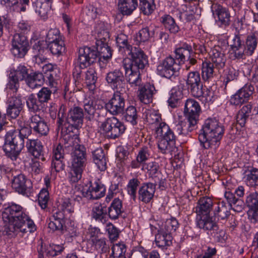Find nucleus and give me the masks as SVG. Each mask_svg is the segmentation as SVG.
Returning a JSON list of instances; mask_svg holds the SVG:
<instances>
[{
  "instance_id": "4c0bfd02",
  "label": "nucleus",
  "mask_w": 258,
  "mask_h": 258,
  "mask_svg": "<svg viewBox=\"0 0 258 258\" xmlns=\"http://www.w3.org/2000/svg\"><path fill=\"white\" fill-rule=\"evenodd\" d=\"M183 88L180 86H176L171 89L170 97L168 100L169 105L172 108L177 106L178 102L183 98Z\"/></svg>"
},
{
  "instance_id": "e433bc0d",
  "label": "nucleus",
  "mask_w": 258,
  "mask_h": 258,
  "mask_svg": "<svg viewBox=\"0 0 258 258\" xmlns=\"http://www.w3.org/2000/svg\"><path fill=\"white\" fill-rule=\"evenodd\" d=\"M201 71L202 79L205 82L210 81L216 75L214 69V64L210 61L203 62Z\"/></svg>"
},
{
  "instance_id": "20e7f679",
  "label": "nucleus",
  "mask_w": 258,
  "mask_h": 258,
  "mask_svg": "<svg viewBox=\"0 0 258 258\" xmlns=\"http://www.w3.org/2000/svg\"><path fill=\"white\" fill-rule=\"evenodd\" d=\"M155 134L158 139V147L163 154L174 152L176 149V137L169 126L165 122H161L155 127Z\"/></svg>"
},
{
  "instance_id": "ddd939ff",
  "label": "nucleus",
  "mask_w": 258,
  "mask_h": 258,
  "mask_svg": "<svg viewBox=\"0 0 258 258\" xmlns=\"http://www.w3.org/2000/svg\"><path fill=\"white\" fill-rule=\"evenodd\" d=\"M186 84L188 89L194 97L199 98L203 94V84L200 73L198 72L193 71L188 74Z\"/></svg>"
},
{
  "instance_id": "3c124183",
  "label": "nucleus",
  "mask_w": 258,
  "mask_h": 258,
  "mask_svg": "<svg viewBox=\"0 0 258 258\" xmlns=\"http://www.w3.org/2000/svg\"><path fill=\"white\" fill-rule=\"evenodd\" d=\"M196 9V8L194 5H182L180 17L185 18L187 22H190L195 19Z\"/></svg>"
},
{
  "instance_id": "dca6fc26",
  "label": "nucleus",
  "mask_w": 258,
  "mask_h": 258,
  "mask_svg": "<svg viewBox=\"0 0 258 258\" xmlns=\"http://www.w3.org/2000/svg\"><path fill=\"white\" fill-rule=\"evenodd\" d=\"M29 125L34 133L38 137L46 136L48 134L49 128L45 119L39 114L32 115L29 119Z\"/></svg>"
},
{
  "instance_id": "69168bd1",
  "label": "nucleus",
  "mask_w": 258,
  "mask_h": 258,
  "mask_svg": "<svg viewBox=\"0 0 258 258\" xmlns=\"http://www.w3.org/2000/svg\"><path fill=\"white\" fill-rule=\"evenodd\" d=\"M29 75L27 67L24 65L20 64L15 70L14 75L13 76L19 81L25 80L26 81Z\"/></svg>"
},
{
  "instance_id": "aec40b11",
  "label": "nucleus",
  "mask_w": 258,
  "mask_h": 258,
  "mask_svg": "<svg viewBox=\"0 0 258 258\" xmlns=\"http://www.w3.org/2000/svg\"><path fill=\"white\" fill-rule=\"evenodd\" d=\"M130 61L128 59L122 61L126 80L132 87L140 86L142 82L140 71L130 68Z\"/></svg>"
},
{
  "instance_id": "bf43d9fd",
  "label": "nucleus",
  "mask_w": 258,
  "mask_h": 258,
  "mask_svg": "<svg viewBox=\"0 0 258 258\" xmlns=\"http://www.w3.org/2000/svg\"><path fill=\"white\" fill-rule=\"evenodd\" d=\"M187 122L181 121L178 123V127L181 128V134L186 136L189 132L193 131L197 123L198 120L187 118Z\"/></svg>"
},
{
  "instance_id": "473e14b6",
  "label": "nucleus",
  "mask_w": 258,
  "mask_h": 258,
  "mask_svg": "<svg viewBox=\"0 0 258 258\" xmlns=\"http://www.w3.org/2000/svg\"><path fill=\"white\" fill-rule=\"evenodd\" d=\"M92 157L94 163L100 171H105L107 168V160L103 149L97 148L92 151Z\"/></svg>"
},
{
  "instance_id": "7ed1b4c3",
  "label": "nucleus",
  "mask_w": 258,
  "mask_h": 258,
  "mask_svg": "<svg viewBox=\"0 0 258 258\" xmlns=\"http://www.w3.org/2000/svg\"><path fill=\"white\" fill-rule=\"evenodd\" d=\"M97 50L89 47L80 48L78 61L81 69H84L94 63L98 57L108 59L112 56V50L107 41L96 42Z\"/></svg>"
},
{
  "instance_id": "5701e85b",
  "label": "nucleus",
  "mask_w": 258,
  "mask_h": 258,
  "mask_svg": "<svg viewBox=\"0 0 258 258\" xmlns=\"http://www.w3.org/2000/svg\"><path fill=\"white\" fill-rule=\"evenodd\" d=\"M92 35L96 39V42L107 41L110 37L109 25L104 22H97L92 31Z\"/></svg>"
},
{
  "instance_id": "09e8293b",
  "label": "nucleus",
  "mask_w": 258,
  "mask_h": 258,
  "mask_svg": "<svg viewBox=\"0 0 258 258\" xmlns=\"http://www.w3.org/2000/svg\"><path fill=\"white\" fill-rule=\"evenodd\" d=\"M106 207L103 206L101 204L95 205L92 209V217L96 221L104 222L106 218Z\"/></svg>"
},
{
  "instance_id": "9b49d317",
  "label": "nucleus",
  "mask_w": 258,
  "mask_h": 258,
  "mask_svg": "<svg viewBox=\"0 0 258 258\" xmlns=\"http://www.w3.org/2000/svg\"><path fill=\"white\" fill-rule=\"evenodd\" d=\"M12 187L18 193L24 196H28L31 192L32 183L26 176L20 173L15 175L12 180Z\"/></svg>"
},
{
  "instance_id": "cd10ccee",
  "label": "nucleus",
  "mask_w": 258,
  "mask_h": 258,
  "mask_svg": "<svg viewBox=\"0 0 258 258\" xmlns=\"http://www.w3.org/2000/svg\"><path fill=\"white\" fill-rule=\"evenodd\" d=\"M210 55L212 63L215 64L217 69L219 70L225 66L226 57L221 47L214 46L211 49Z\"/></svg>"
},
{
  "instance_id": "6e6d98bb",
  "label": "nucleus",
  "mask_w": 258,
  "mask_h": 258,
  "mask_svg": "<svg viewBox=\"0 0 258 258\" xmlns=\"http://www.w3.org/2000/svg\"><path fill=\"white\" fill-rule=\"evenodd\" d=\"M35 7V12L43 19L47 17L48 12L49 10V6L48 3H43L41 0H37L34 4Z\"/></svg>"
},
{
  "instance_id": "052dcab7",
  "label": "nucleus",
  "mask_w": 258,
  "mask_h": 258,
  "mask_svg": "<svg viewBox=\"0 0 258 258\" xmlns=\"http://www.w3.org/2000/svg\"><path fill=\"white\" fill-rule=\"evenodd\" d=\"M179 224L177 220L174 218L167 219L164 224L161 228V230L166 233H169L170 235L174 232L178 228Z\"/></svg>"
},
{
  "instance_id": "774afa93",
  "label": "nucleus",
  "mask_w": 258,
  "mask_h": 258,
  "mask_svg": "<svg viewBox=\"0 0 258 258\" xmlns=\"http://www.w3.org/2000/svg\"><path fill=\"white\" fill-rule=\"evenodd\" d=\"M246 204L249 210L258 209V192L250 193L246 199Z\"/></svg>"
},
{
  "instance_id": "c03bdc74",
  "label": "nucleus",
  "mask_w": 258,
  "mask_h": 258,
  "mask_svg": "<svg viewBox=\"0 0 258 258\" xmlns=\"http://www.w3.org/2000/svg\"><path fill=\"white\" fill-rule=\"evenodd\" d=\"M44 81V76L42 73H30L26 80L27 85L32 89H35L42 86Z\"/></svg>"
},
{
  "instance_id": "37998d69",
  "label": "nucleus",
  "mask_w": 258,
  "mask_h": 258,
  "mask_svg": "<svg viewBox=\"0 0 258 258\" xmlns=\"http://www.w3.org/2000/svg\"><path fill=\"white\" fill-rule=\"evenodd\" d=\"M160 22L164 25L165 28L171 33L176 34L180 30V28L174 18L169 15H164L161 17Z\"/></svg>"
},
{
  "instance_id": "2eb2a0df",
  "label": "nucleus",
  "mask_w": 258,
  "mask_h": 258,
  "mask_svg": "<svg viewBox=\"0 0 258 258\" xmlns=\"http://www.w3.org/2000/svg\"><path fill=\"white\" fill-rule=\"evenodd\" d=\"M254 91V88L252 85L246 84L231 97L230 99V104L235 106L242 105L248 101Z\"/></svg>"
},
{
  "instance_id": "9d476101",
  "label": "nucleus",
  "mask_w": 258,
  "mask_h": 258,
  "mask_svg": "<svg viewBox=\"0 0 258 258\" xmlns=\"http://www.w3.org/2000/svg\"><path fill=\"white\" fill-rule=\"evenodd\" d=\"M131 56V58H125L122 61L128 59L130 61V68L134 70H143L148 64L147 56L139 47H134V49L127 54Z\"/></svg>"
},
{
  "instance_id": "39448f33",
  "label": "nucleus",
  "mask_w": 258,
  "mask_h": 258,
  "mask_svg": "<svg viewBox=\"0 0 258 258\" xmlns=\"http://www.w3.org/2000/svg\"><path fill=\"white\" fill-rule=\"evenodd\" d=\"M24 140L17 131L9 132L6 135L3 149L6 155L12 160H16L24 147Z\"/></svg>"
},
{
  "instance_id": "4d7b16f0",
  "label": "nucleus",
  "mask_w": 258,
  "mask_h": 258,
  "mask_svg": "<svg viewBox=\"0 0 258 258\" xmlns=\"http://www.w3.org/2000/svg\"><path fill=\"white\" fill-rule=\"evenodd\" d=\"M29 4V0H13L10 7L13 11L21 13L26 12Z\"/></svg>"
},
{
  "instance_id": "0e129e2a",
  "label": "nucleus",
  "mask_w": 258,
  "mask_h": 258,
  "mask_svg": "<svg viewBox=\"0 0 258 258\" xmlns=\"http://www.w3.org/2000/svg\"><path fill=\"white\" fill-rule=\"evenodd\" d=\"M154 34V30L150 31V28L146 27L139 31L138 33L136 34V39L139 42H145L148 40L150 37L153 36Z\"/></svg>"
},
{
  "instance_id": "7c9ffc66",
  "label": "nucleus",
  "mask_w": 258,
  "mask_h": 258,
  "mask_svg": "<svg viewBox=\"0 0 258 258\" xmlns=\"http://www.w3.org/2000/svg\"><path fill=\"white\" fill-rule=\"evenodd\" d=\"M231 54H233L234 59L243 58L246 54V47L242 43L240 36L235 35L230 45Z\"/></svg>"
},
{
  "instance_id": "a18cd8bd",
  "label": "nucleus",
  "mask_w": 258,
  "mask_h": 258,
  "mask_svg": "<svg viewBox=\"0 0 258 258\" xmlns=\"http://www.w3.org/2000/svg\"><path fill=\"white\" fill-rule=\"evenodd\" d=\"M197 225L198 227L205 231L217 230L218 226L215 222L212 220V218L209 215L201 217L198 220Z\"/></svg>"
},
{
  "instance_id": "13d9d810",
  "label": "nucleus",
  "mask_w": 258,
  "mask_h": 258,
  "mask_svg": "<svg viewBox=\"0 0 258 258\" xmlns=\"http://www.w3.org/2000/svg\"><path fill=\"white\" fill-rule=\"evenodd\" d=\"M111 251L110 258H121V256L125 257V253L126 251V247L123 243H116L113 245Z\"/></svg>"
},
{
  "instance_id": "f8f14e48",
  "label": "nucleus",
  "mask_w": 258,
  "mask_h": 258,
  "mask_svg": "<svg viewBox=\"0 0 258 258\" xmlns=\"http://www.w3.org/2000/svg\"><path fill=\"white\" fill-rule=\"evenodd\" d=\"M107 83L115 91L125 92L126 83L123 73L119 69L108 73L106 76Z\"/></svg>"
},
{
  "instance_id": "4468645a",
  "label": "nucleus",
  "mask_w": 258,
  "mask_h": 258,
  "mask_svg": "<svg viewBox=\"0 0 258 258\" xmlns=\"http://www.w3.org/2000/svg\"><path fill=\"white\" fill-rule=\"evenodd\" d=\"M88 188L82 191L84 197L90 200H98L104 196L106 188L104 185L99 179L90 182Z\"/></svg>"
},
{
  "instance_id": "6ab92c4d",
  "label": "nucleus",
  "mask_w": 258,
  "mask_h": 258,
  "mask_svg": "<svg viewBox=\"0 0 258 258\" xmlns=\"http://www.w3.org/2000/svg\"><path fill=\"white\" fill-rule=\"evenodd\" d=\"M84 109L86 117L89 120L93 119L98 111L104 108L103 103L100 100L86 99L84 101Z\"/></svg>"
},
{
  "instance_id": "f704fd0d",
  "label": "nucleus",
  "mask_w": 258,
  "mask_h": 258,
  "mask_svg": "<svg viewBox=\"0 0 258 258\" xmlns=\"http://www.w3.org/2000/svg\"><path fill=\"white\" fill-rule=\"evenodd\" d=\"M143 117L149 124H154L155 127H158V125L163 122L159 111L153 109H145L143 113Z\"/></svg>"
},
{
  "instance_id": "a878e982",
  "label": "nucleus",
  "mask_w": 258,
  "mask_h": 258,
  "mask_svg": "<svg viewBox=\"0 0 258 258\" xmlns=\"http://www.w3.org/2000/svg\"><path fill=\"white\" fill-rule=\"evenodd\" d=\"M156 186L151 182L143 183L138 191L139 200L145 203H149L153 198Z\"/></svg>"
},
{
  "instance_id": "79ce46f5",
  "label": "nucleus",
  "mask_w": 258,
  "mask_h": 258,
  "mask_svg": "<svg viewBox=\"0 0 258 258\" xmlns=\"http://www.w3.org/2000/svg\"><path fill=\"white\" fill-rule=\"evenodd\" d=\"M214 214L218 219L224 220L230 216V208L224 202H219L214 208Z\"/></svg>"
},
{
  "instance_id": "6e6552de",
  "label": "nucleus",
  "mask_w": 258,
  "mask_h": 258,
  "mask_svg": "<svg viewBox=\"0 0 258 258\" xmlns=\"http://www.w3.org/2000/svg\"><path fill=\"white\" fill-rule=\"evenodd\" d=\"M179 69V65L171 56L161 60L157 66V73L162 77L171 78Z\"/></svg>"
},
{
  "instance_id": "603ef678",
  "label": "nucleus",
  "mask_w": 258,
  "mask_h": 258,
  "mask_svg": "<svg viewBox=\"0 0 258 258\" xmlns=\"http://www.w3.org/2000/svg\"><path fill=\"white\" fill-rule=\"evenodd\" d=\"M245 182L250 187L258 186V169L252 168L249 170L244 176Z\"/></svg>"
},
{
  "instance_id": "ea45409f",
  "label": "nucleus",
  "mask_w": 258,
  "mask_h": 258,
  "mask_svg": "<svg viewBox=\"0 0 258 258\" xmlns=\"http://www.w3.org/2000/svg\"><path fill=\"white\" fill-rule=\"evenodd\" d=\"M172 237L169 233L160 229V231L155 236V243L160 248L169 246L172 244Z\"/></svg>"
},
{
  "instance_id": "393cba45",
  "label": "nucleus",
  "mask_w": 258,
  "mask_h": 258,
  "mask_svg": "<svg viewBox=\"0 0 258 258\" xmlns=\"http://www.w3.org/2000/svg\"><path fill=\"white\" fill-rule=\"evenodd\" d=\"M84 113L80 107H74L71 108L68 114L69 124L76 128L81 127L83 123Z\"/></svg>"
},
{
  "instance_id": "49530a36",
  "label": "nucleus",
  "mask_w": 258,
  "mask_h": 258,
  "mask_svg": "<svg viewBox=\"0 0 258 258\" xmlns=\"http://www.w3.org/2000/svg\"><path fill=\"white\" fill-rule=\"evenodd\" d=\"M192 52L191 47L187 44H183L182 47H178L175 49L174 53L176 59L179 63H184L187 57H190Z\"/></svg>"
},
{
  "instance_id": "de8ad7c7",
  "label": "nucleus",
  "mask_w": 258,
  "mask_h": 258,
  "mask_svg": "<svg viewBox=\"0 0 258 258\" xmlns=\"http://www.w3.org/2000/svg\"><path fill=\"white\" fill-rule=\"evenodd\" d=\"M26 105L28 110L32 112L39 111L42 108V103L33 94H30L26 100Z\"/></svg>"
},
{
  "instance_id": "e2e57ef3",
  "label": "nucleus",
  "mask_w": 258,
  "mask_h": 258,
  "mask_svg": "<svg viewBox=\"0 0 258 258\" xmlns=\"http://www.w3.org/2000/svg\"><path fill=\"white\" fill-rule=\"evenodd\" d=\"M91 242L97 250L105 252L108 249V246L106 243L107 240L105 238L93 237L92 239H91Z\"/></svg>"
},
{
  "instance_id": "1a4fd4ad",
  "label": "nucleus",
  "mask_w": 258,
  "mask_h": 258,
  "mask_svg": "<svg viewBox=\"0 0 258 258\" xmlns=\"http://www.w3.org/2000/svg\"><path fill=\"white\" fill-rule=\"evenodd\" d=\"M122 91H115L112 97L105 104L107 111L113 115L122 114L124 112L125 100Z\"/></svg>"
},
{
  "instance_id": "2f4dec72",
  "label": "nucleus",
  "mask_w": 258,
  "mask_h": 258,
  "mask_svg": "<svg viewBox=\"0 0 258 258\" xmlns=\"http://www.w3.org/2000/svg\"><path fill=\"white\" fill-rule=\"evenodd\" d=\"M154 86L146 84L138 90V96L139 100L144 104H149L152 102L153 95L156 93Z\"/></svg>"
},
{
  "instance_id": "a19ab883",
  "label": "nucleus",
  "mask_w": 258,
  "mask_h": 258,
  "mask_svg": "<svg viewBox=\"0 0 258 258\" xmlns=\"http://www.w3.org/2000/svg\"><path fill=\"white\" fill-rule=\"evenodd\" d=\"M246 54L251 55L255 50L258 43V32L255 31L250 33L246 39Z\"/></svg>"
},
{
  "instance_id": "423d86ee",
  "label": "nucleus",
  "mask_w": 258,
  "mask_h": 258,
  "mask_svg": "<svg viewBox=\"0 0 258 258\" xmlns=\"http://www.w3.org/2000/svg\"><path fill=\"white\" fill-rule=\"evenodd\" d=\"M100 128L107 137L113 139L120 137L126 129L124 123L114 116L107 118L102 123Z\"/></svg>"
},
{
  "instance_id": "680f3d73",
  "label": "nucleus",
  "mask_w": 258,
  "mask_h": 258,
  "mask_svg": "<svg viewBox=\"0 0 258 258\" xmlns=\"http://www.w3.org/2000/svg\"><path fill=\"white\" fill-rule=\"evenodd\" d=\"M141 11L145 15L151 14L155 8L153 0H139Z\"/></svg>"
},
{
  "instance_id": "bb28decb",
  "label": "nucleus",
  "mask_w": 258,
  "mask_h": 258,
  "mask_svg": "<svg viewBox=\"0 0 258 258\" xmlns=\"http://www.w3.org/2000/svg\"><path fill=\"white\" fill-rule=\"evenodd\" d=\"M23 108L22 100L20 97H12L8 101L7 114L12 118H16Z\"/></svg>"
},
{
  "instance_id": "f257e3e1",
  "label": "nucleus",
  "mask_w": 258,
  "mask_h": 258,
  "mask_svg": "<svg viewBox=\"0 0 258 258\" xmlns=\"http://www.w3.org/2000/svg\"><path fill=\"white\" fill-rule=\"evenodd\" d=\"M22 209L20 205L14 203L9 204L4 208L2 217L7 233H32L36 230L34 222Z\"/></svg>"
},
{
  "instance_id": "412c9836",
  "label": "nucleus",
  "mask_w": 258,
  "mask_h": 258,
  "mask_svg": "<svg viewBox=\"0 0 258 258\" xmlns=\"http://www.w3.org/2000/svg\"><path fill=\"white\" fill-rule=\"evenodd\" d=\"M152 157L151 149L147 146L140 148L137 154L136 159L132 160L130 167L132 169H139Z\"/></svg>"
},
{
  "instance_id": "864d4df0",
  "label": "nucleus",
  "mask_w": 258,
  "mask_h": 258,
  "mask_svg": "<svg viewBox=\"0 0 258 258\" xmlns=\"http://www.w3.org/2000/svg\"><path fill=\"white\" fill-rule=\"evenodd\" d=\"M48 48L52 54L57 56L61 55L66 50L65 44L62 39L48 44Z\"/></svg>"
},
{
  "instance_id": "338daca9",
  "label": "nucleus",
  "mask_w": 258,
  "mask_h": 258,
  "mask_svg": "<svg viewBox=\"0 0 258 258\" xmlns=\"http://www.w3.org/2000/svg\"><path fill=\"white\" fill-rule=\"evenodd\" d=\"M140 183V182L138 179L134 178L128 181L127 185V192L134 201L136 199L137 190Z\"/></svg>"
},
{
  "instance_id": "c756f323",
  "label": "nucleus",
  "mask_w": 258,
  "mask_h": 258,
  "mask_svg": "<svg viewBox=\"0 0 258 258\" xmlns=\"http://www.w3.org/2000/svg\"><path fill=\"white\" fill-rule=\"evenodd\" d=\"M213 16L217 17L218 20L225 25H228L230 21V15L229 11L225 7L215 4L211 7Z\"/></svg>"
},
{
  "instance_id": "c85d7f7f",
  "label": "nucleus",
  "mask_w": 258,
  "mask_h": 258,
  "mask_svg": "<svg viewBox=\"0 0 258 258\" xmlns=\"http://www.w3.org/2000/svg\"><path fill=\"white\" fill-rule=\"evenodd\" d=\"M213 202L212 199L208 197H203L199 199L195 208V212L199 216H208L212 207Z\"/></svg>"
},
{
  "instance_id": "0eeeda50",
  "label": "nucleus",
  "mask_w": 258,
  "mask_h": 258,
  "mask_svg": "<svg viewBox=\"0 0 258 258\" xmlns=\"http://www.w3.org/2000/svg\"><path fill=\"white\" fill-rule=\"evenodd\" d=\"M11 51L15 57L23 58L30 48L28 38L20 33H15L11 40Z\"/></svg>"
},
{
  "instance_id": "b1692460",
  "label": "nucleus",
  "mask_w": 258,
  "mask_h": 258,
  "mask_svg": "<svg viewBox=\"0 0 258 258\" xmlns=\"http://www.w3.org/2000/svg\"><path fill=\"white\" fill-rule=\"evenodd\" d=\"M201 109L199 103L193 99L186 100L184 109V114L186 118L198 120Z\"/></svg>"
},
{
  "instance_id": "c9c22d12",
  "label": "nucleus",
  "mask_w": 258,
  "mask_h": 258,
  "mask_svg": "<svg viewBox=\"0 0 258 258\" xmlns=\"http://www.w3.org/2000/svg\"><path fill=\"white\" fill-rule=\"evenodd\" d=\"M116 41L118 50L121 53L127 54L134 49V47L128 41L127 36L123 33L117 35L116 37Z\"/></svg>"
},
{
  "instance_id": "72a5a7b5",
  "label": "nucleus",
  "mask_w": 258,
  "mask_h": 258,
  "mask_svg": "<svg viewBox=\"0 0 258 258\" xmlns=\"http://www.w3.org/2000/svg\"><path fill=\"white\" fill-rule=\"evenodd\" d=\"M123 212L122 201L119 198L114 199L108 208L109 217L112 220L117 219Z\"/></svg>"
},
{
  "instance_id": "8fccbe9b",
  "label": "nucleus",
  "mask_w": 258,
  "mask_h": 258,
  "mask_svg": "<svg viewBox=\"0 0 258 258\" xmlns=\"http://www.w3.org/2000/svg\"><path fill=\"white\" fill-rule=\"evenodd\" d=\"M141 168L142 171L148 173L149 177L153 178L159 171L160 166L157 162L154 161L143 164Z\"/></svg>"
},
{
  "instance_id": "f03ea898",
  "label": "nucleus",
  "mask_w": 258,
  "mask_h": 258,
  "mask_svg": "<svg viewBox=\"0 0 258 258\" xmlns=\"http://www.w3.org/2000/svg\"><path fill=\"white\" fill-rule=\"evenodd\" d=\"M223 125L216 118L207 119L200 130L198 139L204 149H217L224 135Z\"/></svg>"
},
{
  "instance_id": "f3484780",
  "label": "nucleus",
  "mask_w": 258,
  "mask_h": 258,
  "mask_svg": "<svg viewBox=\"0 0 258 258\" xmlns=\"http://www.w3.org/2000/svg\"><path fill=\"white\" fill-rule=\"evenodd\" d=\"M26 147L28 153L35 159L40 160L42 162L46 160L44 147L38 139H27Z\"/></svg>"
},
{
  "instance_id": "a211bd4d",
  "label": "nucleus",
  "mask_w": 258,
  "mask_h": 258,
  "mask_svg": "<svg viewBox=\"0 0 258 258\" xmlns=\"http://www.w3.org/2000/svg\"><path fill=\"white\" fill-rule=\"evenodd\" d=\"M70 167L83 170L86 166L87 158L85 148L77 144L71 154Z\"/></svg>"
},
{
  "instance_id": "58836bf2",
  "label": "nucleus",
  "mask_w": 258,
  "mask_h": 258,
  "mask_svg": "<svg viewBox=\"0 0 258 258\" xmlns=\"http://www.w3.org/2000/svg\"><path fill=\"white\" fill-rule=\"evenodd\" d=\"M137 0H119L118 8L123 15H129L137 8Z\"/></svg>"
},
{
  "instance_id": "4be33fe9",
  "label": "nucleus",
  "mask_w": 258,
  "mask_h": 258,
  "mask_svg": "<svg viewBox=\"0 0 258 258\" xmlns=\"http://www.w3.org/2000/svg\"><path fill=\"white\" fill-rule=\"evenodd\" d=\"M65 217L60 211L56 212L51 216L48 223V228L52 231H57L63 233L65 228Z\"/></svg>"
},
{
  "instance_id": "5fc2aeb1",
  "label": "nucleus",
  "mask_w": 258,
  "mask_h": 258,
  "mask_svg": "<svg viewBox=\"0 0 258 258\" xmlns=\"http://www.w3.org/2000/svg\"><path fill=\"white\" fill-rule=\"evenodd\" d=\"M125 120L132 125H136L138 123V115L136 108L134 106H128L124 113Z\"/></svg>"
}]
</instances>
